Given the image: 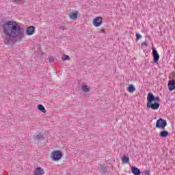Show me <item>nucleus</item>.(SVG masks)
<instances>
[{"label":"nucleus","mask_w":175,"mask_h":175,"mask_svg":"<svg viewBox=\"0 0 175 175\" xmlns=\"http://www.w3.org/2000/svg\"><path fill=\"white\" fill-rule=\"evenodd\" d=\"M3 32L5 36V44L21 42L24 38V32L21 30V27L12 21H8L3 25Z\"/></svg>","instance_id":"1"},{"label":"nucleus","mask_w":175,"mask_h":175,"mask_svg":"<svg viewBox=\"0 0 175 175\" xmlns=\"http://www.w3.org/2000/svg\"><path fill=\"white\" fill-rule=\"evenodd\" d=\"M167 126V122H166V120L163 118H159L156 122V128H158L159 129L163 130Z\"/></svg>","instance_id":"2"},{"label":"nucleus","mask_w":175,"mask_h":175,"mask_svg":"<svg viewBox=\"0 0 175 175\" xmlns=\"http://www.w3.org/2000/svg\"><path fill=\"white\" fill-rule=\"evenodd\" d=\"M154 101H151V100H147L146 107L147 109H152V110H158L161 104L158 102H155L152 103Z\"/></svg>","instance_id":"3"},{"label":"nucleus","mask_w":175,"mask_h":175,"mask_svg":"<svg viewBox=\"0 0 175 175\" xmlns=\"http://www.w3.org/2000/svg\"><path fill=\"white\" fill-rule=\"evenodd\" d=\"M62 158V152L61 151H53L51 154V159L52 161H54L55 162H57V161H59Z\"/></svg>","instance_id":"4"},{"label":"nucleus","mask_w":175,"mask_h":175,"mask_svg":"<svg viewBox=\"0 0 175 175\" xmlns=\"http://www.w3.org/2000/svg\"><path fill=\"white\" fill-rule=\"evenodd\" d=\"M147 100H151L152 102H161V98L159 96H154V94L152 92H150L148 94L147 96Z\"/></svg>","instance_id":"5"},{"label":"nucleus","mask_w":175,"mask_h":175,"mask_svg":"<svg viewBox=\"0 0 175 175\" xmlns=\"http://www.w3.org/2000/svg\"><path fill=\"white\" fill-rule=\"evenodd\" d=\"M102 23H103V18L100 16L96 17L93 20V25L94 27H100L102 25Z\"/></svg>","instance_id":"6"},{"label":"nucleus","mask_w":175,"mask_h":175,"mask_svg":"<svg viewBox=\"0 0 175 175\" xmlns=\"http://www.w3.org/2000/svg\"><path fill=\"white\" fill-rule=\"evenodd\" d=\"M152 56L154 62L158 63V61H159V54L155 48H152Z\"/></svg>","instance_id":"7"},{"label":"nucleus","mask_w":175,"mask_h":175,"mask_svg":"<svg viewBox=\"0 0 175 175\" xmlns=\"http://www.w3.org/2000/svg\"><path fill=\"white\" fill-rule=\"evenodd\" d=\"M26 33L28 36H31V35H33L35 33V26H29L26 29Z\"/></svg>","instance_id":"8"},{"label":"nucleus","mask_w":175,"mask_h":175,"mask_svg":"<svg viewBox=\"0 0 175 175\" xmlns=\"http://www.w3.org/2000/svg\"><path fill=\"white\" fill-rule=\"evenodd\" d=\"M168 90L169 91H174L175 90V80L171 79L168 81Z\"/></svg>","instance_id":"9"},{"label":"nucleus","mask_w":175,"mask_h":175,"mask_svg":"<svg viewBox=\"0 0 175 175\" xmlns=\"http://www.w3.org/2000/svg\"><path fill=\"white\" fill-rule=\"evenodd\" d=\"M42 174H44V170H43V168H42L41 167H38L34 170V175Z\"/></svg>","instance_id":"10"},{"label":"nucleus","mask_w":175,"mask_h":175,"mask_svg":"<svg viewBox=\"0 0 175 175\" xmlns=\"http://www.w3.org/2000/svg\"><path fill=\"white\" fill-rule=\"evenodd\" d=\"M77 16H79V12L77 11H72L69 14V17L71 20H76V18H77Z\"/></svg>","instance_id":"11"},{"label":"nucleus","mask_w":175,"mask_h":175,"mask_svg":"<svg viewBox=\"0 0 175 175\" xmlns=\"http://www.w3.org/2000/svg\"><path fill=\"white\" fill-rule=\"evenodd\" d=\"M131 172L134 175H140V174H142V172L139 170V168H137L135 166H133L131 167Z\"/></svg>","instance_id":"12"},{"label":"nucleus","mask_w":175,"mask_h":175,"mask_svg":"<svg viewBox=\"0 0 175 175\" xmlns=\"http://www.w3.org/2000/svg\"><path fill=\"white\" fill-rule=\"evenodd\" d=\"M127 91H129V92L132 94L135 92V91H136V88H135V85H133V84H131L129 85L127 88Z\"/></svg>","instance_id":"13"},{"label":"nucleus","mask_w":175,"mask_h":175,"mask_svg":"<svg viewBox=\"0 0 175 175\" xmlns=\"http://www.w3.org/2000/svg\"><path fill=\"white\" fill-rule=\"evenodd\" d=\"M169 136V131H162L160 132V137H167Z\"/></svg>","instance_id":"14"},{"label":"nucleus","mask_w":175,"mask_h":175,"mask_svg":"<svg viewBox=\"0 0 175 175\" xmlns=\"http://www.w3.org/2000/svg\"><path fill=\"white\" fill-rule=\"evenodd\" d=\"M37 107L38 110H40V111H42V113H46V108H44V106H43V105L40 104L37 106Z\"/></svg>","instance_id":"15"},{"label":"nucleus","mask_w":175,"mask_h":175,"mask_svg":"<svg viewBox=\"0 0 175 175\" xmlns=\"http://www.w3.org/2000/svg\"><path fill=\"white\" fill-rule=\"evenodd\" d=\"M123 163H129V157L124 155L122 158Z\"/></svg>","instance_id":"16"},{"label":"nucleus","mask_w":175,"mask_h":175,"mask_svg":"<svg viewBox=\"0 0 175 175\" xmlns=\"http://www.w3.org/2000/svg\"><path fill=\"white\" fill-rule=\"evenodd\" d=\"M36 137L37 140H38V141L44 140V137H43V135L42 134L37 135Z\"/></svg>","instance_id":"17"},{"label":"nucleus","mask_w":175,"mask_h":175,"mask_svg":"<svg viewBox=\"0 0 175 175\" xmlns=\"http://www.w3.org/2000/svg\"><path fill=\"white\" fill-rule=\"evenodd\" d=\"M82 91H83V92H88L90 91V88H88V86H85L83 85L81 88Z\"/></svg>","instance_id":"18"},{"label":"nucleus","mask_w":175,"mask_h":175,"mask_svg":"<svg viewBox=\"0 0 175 175\" xmlns=\"http://www.w3.org/2000/svg\"><path fill=\"white\" fill-rule=\"evenodd\" d=\"M14 5H17L19 6V5H21L23 3V0H14Z\"/></svg>","instance_id":"19"},{"label":"nucleus","mask_w":175,"mask_h":175,"mask_svg":"<svg viewBox=\"0 0 175 175\" xmlns=\"http://www.w3.org/2000/svg\"><path fill=\"white\" fill-rule=\"evenodd\" d=\"M70 57L68 55H63L62 59V61H67V59H70Z\"/></svg>","instance_id":"20"},{"label":"nucleus","mask_w":175,"mask_h":175,"mask_svg":"<svg viewBox=\"0 0 175 175\" xmlns=\"http://www.w3.org/2000/svg\"><path fill=\"white\" fill-rule=\"evenodd\" d=\"M136 40H139V39H142V35L139 33H136Z\"/></svg>","instance_id":"21"},{"label":"nucleus","mask_w":175,"mask_h":175,"mask_svg":"<svg viewBox=\"0 0 175 175\" xmlns=\"http://www.w3.org/2000/svg\"><path fill=\"white\" fill-rule=\"evenodd\" d=\"M101 170L103 173H106V172H107V169L105 166H101Z\"/></svg>","instance_id":"22"},{"label":"nucleus","mask_w":175,"mask_h":175,"mask_svg":"<svg viewBox=\"0 0 175 175\" xmlns=\"http://www.w3.org/2000/svg\"><path fill=\"white\" fill-rule=\"evenodd\" d=\"M49 61L50 64H51V62H54V58H53V57H49Z\"/></svg>","instance_id":"23"},{"label":"nucleus","mask_w":175,"mask_h":175,"mask_svg":"<svg viewBox=\"0 0 175 175\" xmlns=\"http://www.w3.org/2000/svg\"><path fill=\"white\" fill-rule=\"evenodd\" d=\"M144 173H145V175H151V174H150V170L144 171Z\"/></svg>","instance_id":"24"},{"label":"nucleus","mask_w":175,"mask_h":175,"mask_svg":"<svg viewBox=\"0 0 175 175\" xmlns=\"http://www.w3.org/2000/svg\"><path fill=\"white\" fill-rule=\"evenodd\" d=\"M59 29H62V31H65V29H67L66 27H65L64 26H61L59 27Z\"/></svg>","instance_id":"25"},{"label":"nucleus","mask_w":175,"mask_h":175,"mask_svg":"<svg viewBox=\"0 0 175 175\" xmlns=\"http://www.w3.org/2000/svg\"><path fill=\"white\" fill-rule=\"evenodd\" d=\"M142 46H147V40L142 44Z\"/></svg>","instance_id":"26"},{"label":"nucleus","mask_w":175,"mask_h":175,"mask_svg":"<svg viewBox=\"0 0 175 175\" xmlns=\"http://www.w3.org/2000/svg\"><path fill=\"white\" fill-rule=\"evenodd\" d=\"M100 31H101L102 32H105V29H102Z\"/></svg>","instance_id":"27"}]
</instances>
